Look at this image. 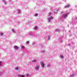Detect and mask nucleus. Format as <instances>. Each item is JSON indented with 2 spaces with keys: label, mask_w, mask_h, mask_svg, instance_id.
I'll return each instance as SVG.
<instances>
[{
  "label": "nucleus",
  "mask_w": 77,
  "mask_h": 77,
  "mask_svg": "<svg viewBox=\"0 0 77 77\" xmlns=\"http://www.w3.org/2000/svg\"><path fill=\"white\" fill-rule=\"evenodd\" d=\"M70 6V5H69V4L67 6H66L64 7V8H69V7Z\"/></svg>",
  "instance_id": "obj_6"
},
{
  "label": "nucleus",
  "mask_w": 77,
  "mask_h": 77,
  "mask_svg": "<svg viewBox=\"0 0 77 77\" xmlns=\"http://www.w3.org/2000/svg\"><path fill=\"white\" fill-rule=\"evenodd\" d=\"M20 77H25V75H20Z\"/></svg>",
  "instance_id": "obj_13"
},
{
  "label": "nucleus",
  "mask_w": 77,
  "mask_h": 77,
  "mask_svg": "<svg viewBox=\"0 0 77 77\" xmlns=\"http://www.w3.org/2000/svg\"><path fill=\"white\" fill-rule=\"evenodd\" d=\"M68 13H67L66 14L63 15V16L64 17H68Z\"/></svg>",
  "instance_id": "obj_4"
},
{
  "label": "nucleus",
  "mask_w": 77,
  "mask_h": 77,
  "mask_svg": "<svg viewBox=\"0 0 77 77\" xmlns=\"http://www.w3.org/2000/svg\"><path fill=\"white\" fill-rule=\"evenodd\" d=\"M50 36L48 37L47 38L48 40H50Z\"/></svg>",
  "instance_id": "obj_17"
},
{
  "label": "nucleus",
  "mask_w": 77,
  "mask_h": 77,
  "mask_svg": "<svg viewBox=\"0 0 77 77\" xmlns=\"http://www.w3.org/2000/svg\"><path fill=\"white\" fill-rule=\"evenodd\" d=\"M29 42L28 41H27V42H26V44H29Z\"/></svg>",
  "instance_id": "obj_12"
},
{
  "label": "nucleus",
  "mask_w": 77,
  "mask_h": 77,
  "mask_svg": "<svg viewBox=\"0 0 77 77\" xmlns=\"http://www.w3.org/2000/svg\"><path fill=\"white\" fill-rule=\"evenodd\" d=\"M20 10H18V13H20Z\"/></svg>",
  "instance_id": "obj_15"
},
{
  "label": "nucleus",
  "mask_w": 77,
  "mask_h": 77,
  "mask_svg": "<svg viewBox=\"0 0 77 77\" xmlns=\"http://www.w3.org/2000/svg\"><path fill=\"white\" fill-rule=\"evenodd\" d=\"M34 16L35 17H37V16H38V14H35Z\"/></svg>",
  "instance_id": "obj_10"
},
{
  "label": "nucleus",
  "mask_w": 77,
  "mask_h": 77,
  "mask_svg": "<svg viewBox=\"0 0 77 77\" xmlns=\"http://www.w3.org/2000/svg\"><path fill=\"white\" fill-rule=\"evenodd\" d=\"M9 1H11V0H8Z\"/></svg>",
  "instance_id": "obj_24"
},
{
  "label": "nucleus",
  "mask_w": 77,
  "mask_h": 77,
  "mask_svg": "<svg viewBox=\"0 0 77 77\" xmlns=\"http://www.w3.org/2000/svg\"><path fill=\"white\" fill-rule=\"evenodd\" d=\"M2 2H5V0H2Z\"/></svg>",
  "instance_id": "obj_20"
},
{
  "label": "nucleus",
  "mask_w": 77,
  "mask_h": 77,
  "mask_svg": "<svg viewBox=\"0 0 77 77\" xmlns=\"http://www.w3.org/2000/svg\"><path fill=\"white\" fill-rule=\"evenodd\" d=\"M14 49H15L16 50H18V48H19L17 46H14Z\"/></svg>",
  "instance_id": "obj_2"
},
{
  "label": "nucleus",
  "mask_w": 77,
  "mask_h": 77,
  "mask_svg": "<svg viewBox=\"0 0 77 77\" xmlns=\"http://www.w3.org/2000/svg\"><path fill=\"white\" fill-rule=\"evenodd\" d=\"M0 34H1V36H3V33H0Z\"/></svg>",
  "instance_id": "obj_14"
},
{
  "label": "nucleus",
  "mask_w": 77,
  "mask_h": 77,
  "mask_svg": "<svg viewBox=\"0 0 77 77\" xmlns=\"http://www.w3.org/2000/svg\"><path fill=\"white\" fill-rule=\"evenodd\" d=\"M12 32H15V31H14V30H13Z\"/></svg>",
  "instance_id": "obj_19"
},
{
  "label": "nucleus",
  "mask_w": 77,
  "mask_h": 77,
  "mask_svg": "<svg viewBox=\"0 0 77 77\" xmlns=\"http://www.w3.org/2000/svg\"><path fill=\"white\" fill-rule=\"evenodd\" d=\"M34 30H37V29H38V27L36 26H35L34 27Z\"/></svg>",
  "instance_id": "obj_7"
},
{
  "label": "nucleus",
  "mask_w": 77,
  "mask_h": 77,
  "mask_svg": "<svg viewBox=\"0 0 77 77\" xmlns=\"http://www.w3.org/2000/svg\"><path fill=\"white\" fill-rule=\"evenodd\" d=\"M32 62H34V61H32Z\"/></svg>",
  "instance_id": "obj_25"
},
{
  "label": "nucleus",
  "mask_w": 77,
  "mask_h": 77,
  "mask_svg": "<svg viewBox=\"0 0 77 77\" xmlns=\"http://www.w3.org/2000/svg\"><path fill=\"white\" fill-rule=\"evenodd\" d=\"M56 30H59L58 29H57Z\"/></svg>",
  "instance_id": "obj_22"
},
{
  "label": "nucleus",
  "mask_w": 77,
  "mask_h": 77,
  "mask_svg": "<svg viewBox=\"0 0 77 77\" xmlns=\"http://www.w3.org/2000/svg\"><path fill=\"white\" fill-rule=\"evenodd\" d=\"M21 48H24V46H22L21 47Z\"/></svg>",
  "instance_id": "obj_18"
},
{
  "label": "nucleus",
  "mask_w": 77,
  "mask_h": 77,
  "mask_svg": "<svg viewBox=\"0 0 77 77\" xmlns=\"http://www.w3.org/2000/svg\"><path fill=\"white\" fill-rule=\"evenodd\" d=\"M26 76H29V74L27 73L26 74Z\"/></svg>",
  "instance_id": "obj_16"
},
{
  "label": "nucleus",
  "mask_w": 77,
  "mask_h": 77,
  "mask_svg": "<svg viewBox=\"0 0 77 77\" xmlns=\"http://www.w3.org/2000/svg\"><path fill=\"white\" fill-rule=\"evenodd\" d=\"M40 63L42 68L44 67V62L41 61L40 62Z\"/></svg>",
  "instance_id": "obj_1"
},
{
  "label": "nucleus",
  "mask_w": 77,
  "mask_h": 77,
  "mask_svg": "<svg viewBox=\"0 0 77 77\" xmlns=\"http://www.w3.org/2000/svg\"><path fill=\"white\" fill-rule=\"evenodd\" d=\"M50 66H51V64H48L47 65V67H49Z\"/></svg>",
  "instance_id": "obj_9"
},
{
  "label": "nucleus",
  "mask_w": 77,
  "mask_h": 77,
  "mask_svg": "<svg viewBox=\"0 0 77 77\" xmlns=\"http://www.w3.org/2000/svg\"><path fill=\"white\" fill-rule=\"evenodd\" d=\"M15 69H16V70H18V68L16 67L15 68Z\"/></svg>",
  "instance_id": "obj_11"
},
{
  "label": "nucleus",
  "mask_w": 77,
  "mask_h": 77,
  "mask_svg": "<svg viewBox=\"0 0 77 77\" xmlns=\"http://www.w3.org/2000/svg\"><path fill=\"white\" fill-rule=\"evenodd\" d=\"M59 11V9H57V11Z\"/></svg>",
  "instance_id": "obj_21"
},
{
  "label": "nucleus",
  "mask_w": 77,
  "mask_h": 77,
  "mask_svg": "<svg viewBox=\"0 0 77 77\" xmlns=\"http://www.w3.org/2000/svg\"><path fill=\"white\" fill-rule=\"evenodd\" d=\"M51 20H52V19L51 18V17H49V18H48V22H50L51 21Z\"/></svg>",
  "instance_id": "obj_3"
},
{
  "label": "nucleus",
  "mask_w": 77,
  "mask_h": 77,
  "mask_svg": "<svg viewBox=\"0 0 77 77\" xmlns=\"http://www.w3.org/2000/svg\"><path fill=\"white\" fill-rule=\"evenodd\" d=\"M60 57L62 59H63L64 57H63V55H60Z\"/></svg>",
  "instance_id": "obj_8"
},
{
  "label": "nucleus",
  "mask_w": 77,
  "mask_h": 77,
  "mask_svg": "<svg viewBox=\"0 0 77 77\" xmlns=\"http://www.w3.org/2000/svg\"><path fill=\"white\" fill-rule=\"evenodd\" d=\"M39 68V66H37L35 67V69L36 70H38Z\"/></svg>",
  "instance_id": "obj_5"
},
{
  "label": "nucleus",
  "mask_w": 77,
  "mask_h": 77,
  "mask_svg": "<svg viewBox=\"0 0 77 77\" xmlns=\"http://www.w3.org/2000/svg\"><path fill=\"white\" fill-rule=\"evenodd\" d=\"M0 65H1V63L0 62Z\"/></svg>",
  "instance_id": "obj_23"
}]
</instances>
